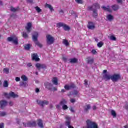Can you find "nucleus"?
I'll list each match as a JSON object with an SVG mask.
<instances>
[{"mask_svg":"<svg viewBox=\"0 0 128 128\" xmlns=\"http://www.w3.org/2000/svg\"><path fill=\"white\" fill-rule=\"evenodd\" d=\"M56 39L54 36H52V35H47L46 36V42L48 46H52L54 44Z\"/></svg>","mask_w":128,"mask_h":128,"instance_id":"nucleus-1","label":"nucleus"},{"mask_svg":"<svg viewBox=\"0 0 128 128\" xmlns=\"http://www.w3.org/2000/svg\"><path fill=\"white\" fill-rule=\"evenodd\" d=\"M8 42H12V44H14L16 46L18 44V38L16 36H12L11 37H10L8 38Z\"/></svg>","mask_w":128,"mask_h":128,"instance_id":"nucleus-2","label":"nucleus"},{"mask_svg":"<svg viewBox=\"0 0 128 128\" xmlns=\"http://www.w3.org/2000/svg\"><path fill=\"white\" fill-rule=\"evenodd\" d=\"M67 104H68V101H66V100H63L60 102V104L61 106H62V108L63 110H68V106H66Z\"/></svg>","mask_w":128,"mask_h":128,"instance_id":"nucleus-3","label":"nucleus"},{"mask_svg":"<svg viewBox=\"0 0 128 128\" xmlns=\"http://www.w3.org/2000/svg\"><path fill=\"white\" fill-rule=\"evenodd\" d=\"M23 126L24 128H32V126H36V122H30L28 124L23 123Z\"/></svg>","mask_w":128,"mask_h":128,"instance_id":"nucleus-4","label":"nucleus"},{"mask_svg":"<svg viewBox=\"0 0 128 128\" xmlns=\"http://www.w3.org/2000/svg\"><path fill=\"white\" fill-rule=\"evenodd\" d=\"M120 80V75L114 74L112 76V82H118V80Z\"/></svg>","mask_w":128,"mask_h":128,"instance_id":"nucleus-5","label":"nucleus"},{"mask_svg":"<svg viewBox=\"0 0 128 128\" xmlns=\"http://www.w3.org/2000/svg\"><path fill=\"white\" fill-rule=\"evenodd\" d=\"M32 23L27 24V26H26V30H27L28 34H30V32H32Z\"/></svg>","mask_w":128,"mask_h":128,"instance_id":"nucleus-6","label":"nucleus"},{"mask_svg":"<svg viewBox=\"0 0 128 128\" xmlns=\"http://www.w3.org/2000/svg\"><path fill=\"white\" fill-rule=\"evenodd\" d=\"M88 28L89 30H94L96 28V24L92 22H90Z\"/></svg>","mask_w":128,"mask_h":128,"instance_id":"nucleus-7","label":"nucleus"},{"mask_svg":"<svg viewBox=\"0 0 128 128\" xmlns=\"http://www.w3.org/2000/svg\"><path fill=\"white\" fill-rule=\"evenodd\" d=\"M76 86L72 84L70 85H66L64 86V88L66 90H72V88H74Z\"/></svg>","mask_w":128,"mask_h":128,"instance_id":"nucleus-8","label":"nucleus"},{"mask_svg":"<svg viewBox=\"0 0 128 128\" xmlns=\"http://www.w3.org/2000/svg\"><path fill=\"white\" fill-rule=\"evenodd\" d=\"M36 66L38 68V70H41V68H46V66L40 64H36Z\"/></svg>","mask_w":128,"mask_h":128,"instance_id":"nucleus-9","label":"nucleus"},{"mask_svg":"<svg viewBox=\"0 0 128 128\" xmlns=\"http://www.w3.org/2000/svg\"><path fill=\"white\" fill-rule=\"evenodd\" d=\"M32 58L33 60H35V62H38L40 60L38 54H33L32 55Z\"/></svg>","mask_w":128,"mask_h":128,"instance_id":"nucleus-10","label":"nucleus"},{"mask_svg":"<svg viewBox=\"0 0 128 128\" xmlns=\"http://www.w3.org/2000/svg\"><path fill=\"white\" fill-rule=\"evenodd\" d=\"M38 104H40V106H46V104H48V101H38Z\"/></svg>","mask_w":128,"mask_h":128,"instance_id":"nucleus-11","label":"nucleus"},{"mask_svg":"<svg viewBox=\"0 0 128 128\" xmlns=\"http://www.w3.org/2000/svg\"><path fill=\"white\" fill-rule=\"evenodd\" d=\"M38 33L36 32L34 34H33L32 40L34 42L38 41Z\"/></svg>","mask_w":128,"mask_h":128,"instance_id":"nucleus-12","label":"nucleus"},{"mask_svg":"<svg viewBox=\"0 0 128 128\" xmlns=\"http://www.w3.org/2000/svg\"><path fill=\"white\" fill-rule=\"evenodd\" d=\"M6 104H8V103L6 101H1L0 102V106H1V108H6Z\"/></svg>","mask_w":128,"mask_h":128,"instance_id":"nucleus-13","label":"nucleus"},{"mask_svg":"<svg viewBox=\"0 0 128 128\" xmlns=\"http://www.w3.org/2000/svg\"><path fill=\"white\" fill-rule=\"evenodd\" d=\"M45 8H49V10H50V12H54V8L50 4H46L45 5Z\"/></svg>","mask_w":128,"mask_h":128,"instance_id":"nucleus-14","label":"nucleus"},{"mask_svg":"<svg viewBox=\"0 0 128 128\" xmlns=\"http://www.w3.org/2000/svg\"><path fill=\"white\" fill-rule=\"evenodd\" d=\"M52 82L55 86H58V78H53L52 80Z\"/></svg>","mask_w":128,"mask_h":128,"instance_id":"nucleus-15","label":"nucleus"},{"mask_svg":"<svg viewBox=\"0 0 128 128\" xmlns=\"http://www.w3.org/2000/svg\"><path fill=\"white\" fill-rule=\"evenodd\" d=\"M102 8L104 10H105V12H112V10H110L109 6L107 7L103 6Z\"/></svg>","mask_w":128,"mask_h":128,"instance_id":"nucleus-16","label":"nucleus"},{"mask_svg":"<svg viewBox=\"0 0 128 128\" xmlns=\"http://www.w3.org/2000/svg\"><path fill=\"white\" fill-rule=\"evenodd\" d=\"M92 8L98 10V8H100V6L98 4H96L92 6V8H89V10H92Z\"/></svg>","mask_w":128,"mask_h":128,"instance_id":"nucleus-17","label":"nucleus"},{"mask_svg":"<svg viewBox=\"0 0 128 128\" xmlns=\"http://www.w3.org/2000/svg\"><path fill=\"white\" fill-rule=\"evenodd\" d=\"M52 86H53L52 84L50 83H47L46 84V88H48V90H52Z\"/></svg>","mask_w":128,"mask_h":128,"instance_id":"nucleus-18","label":"nucleus"},{"mask_svg":"<svg viewBox=\"0 0 128 128\" xmlns=\"http://www.w3.org/2000/svg\"><path fill=\"white\" fill-rule=\"evenodd\" d=\"M112 76L108 74H105L104 76V78L106 80H112Z\"/></svg>","mask_w":128,"mask_h":128,"instance_id":"nucleus-19","label":"nucleus"},{"mask_svg":"<svg viewBox=\"0 0 128 128\" xmlns=\"http://www.w3.org/2000/svg\"><path fill=\"white\" fill-rule=\"evenodd\" d=\"M64 30L66 32H68L70 30V28L68 26L66 25V24H64V26L63 27Z\"/></svg>","mask_w":128,"mask_h":128,"instance_id":"nucleus-20","label":"nucleus"},{"mask_svg":"<svg viewBox=\"0 0 128 128\" xmlns=\"http://www.w3.org/2000/svg\"><path fill=\"white\" fill-rule=\"evenodd\" d=\"M106 18L108 20H109V22H112V20H114V16L109 14L107 16Z\"/></svg>","mask_w":128,"mask_h":128,"instance_id":"nucleus-21","label":"nucleus"},{"mask_svg":"<svg viewBox=\"0 0 128 128\" xmlns=\"http://www.w3.org/2000/svg\"><path fill=\"white\" fill-rule=\"evenodd\" d=\"M20 86H23L24 88H28V84L26 82H20Z\"/></svg>","mask_w":128,"mask_h":128,"instance_id":"nucleus-22","label":"nucleus"},{"mask_svg":"<svg viewBox=\"0 0 128 128\" xmlns=\"http://www.w3.org/2000/svg\"><path fill=\"white\" fill-rule=\"evenodd\" d=\"M10 96H12V98H16L18 97V95L15 94L14 93V92H10Z\"/></svg>","mask_w":128,"mask_h":128,"instance_id":"nucleus-23","label":"nucleus"},{"mask_svg":"<svg viewBox=\"0 0 128 128\" xmlns=\"http://www.w3.org/2000/svg\"><path fill=\"white\" fill-rule=\"evenodd\" d=\"M21 78L22 80H23V82H28V77H26V76H24V75H22L21 76Z\"/></svg>","mask_w":128,"mask_h":128,"instance_id":"nucleus-24","label":"nucleus"},{"mask_svg":"<svg viewBox=\"0 0 128 128\" xmlns=\"http://www.w3.org/2000/svg\"><path fill=\"white\" fill-rule=\"evenodd\" d=\"M78 59L74 58H72L70 59V62L71 64H76V62H78Z\"/></svg>","mask_w":128,"mask_h":128,"instance_id":"nucleus-25","label":"nucleus"},{"mask_svg":"<svg viewBox=\"0 0 128 128\" xmlns=\"http://www.w3.org/2000/svg\"><path fill=\"white\" fill-rule=\"evenodd\" d=\"M38 126L40 128H44V124L42 123V120H38Z\"/></svg>","mask_w":128,"mask_h":128,"instance_id":"nucleus-26","label":"nucleus"},{"mask_svg":"<svg viewBox=\"0 0 128 128\" xmlns=\"http://www.w3.org/2000/svg\"><path fill=\"white\" fill-rule=\"evenodd\" d=\"M90 105H87L84 106V112H87L88 110H90Z\"/></svg>","mask_w":128,"mask_h":128,"instance_id":"nucleus-27","label":"nucleus"},{"mask_svg":"<svg viewBox=\"0 0 128 128\" xmlns=\"http://www.w3.org/2000/svg\"><path fill=\"white\" fill-rule=\"evenodd\" d=\"M87 60H88V64H94V59L92 58H88Z\"/></svg>","mask_w":128,"mask_h":128,"instance_id":"nucleus-28","label":"nucleus"},{"mask_svg":"<svg viewBox=\"0 0 128 128\" xmlns=\"http://www.w3.org/2000/svg\"><path fill=\"white\" fill-rule=\"evenodd\" d=\"M56 26H57V28H64V24L62 23V22L58 23Z\"/></svg>","mask_w":128,"mask_h":128,"instance_id":"nucleus-29","label":"nucleus"},{"mask_svg":"<svg viewBox=\"0 0 128 128\" xmlns=\"http://www.w3.org/2000/svg\"><path fill=\"white\" fill-rule=\"evenodd\" d=\"M112 8L114 10H118L120 9V6L118 5H114L112 6Z\"/></svg>","mask_w":128,"mask_h":128,"instance_id":"nucleus-30","label":"nucleus"},{"mask_svg":"<svg viewBox=\"0 0 128 128\" xmlns=\"http://www.w3.org/2000/svg\"><path fill=\"white\" fill-rule=\"evenodd\" d=\"M3 86L4 88H8V81H4L3 83Z\"/></svg>","mask_w":128,"mask_h":128,"instance_id":"nucleus-31","label":"nucleus"},{"mask_svg":"<svg viewBox=\"0 0 128 128\" xmlns=\"http://www.w3.org/2000/svg\"><path fill=\"white\" fill-rule=\"evenodd\" d=\"M63 44L66 46H70V43H68V40H63Z\"/></svg>","mask_w":128,"mask_h":128,"instance_id":"nucleus-32","label":"nucleus"},{"mask_svg":"<svg viewBox=\"0 0 128 128\" xmlns=\"http://www.w3.org/2000/svg\"><path fill=\"white\" fill-rule=\"evenodd\" d=\"M4 74H10V70L8 68H5L4 69Z\"/></svg>","mask_w":128,"mask_h":128,"instance_id":"nucleus-33","label":"nucleus"},{"mask_svg":"<svg viewBox=\"0 0 128 128\" xmlns=\"http://www.w3.org/2000/svg\"><path fill=\"white\" fill-rule=\"evenodd\" d=\"M112 115V116L113 118H116V111L112 110L111 111Z\"/></svg>","mask_w":128,"mask_h":128,"instance_id":"nucleus-34","label":"nucleus"},{"mask_svg":"<svg viewBox=\"0 0 128 128\" xmlns=\"http://www.w3.org/2000/svg\"><path fill=\"white\" fill-rule=\"evenodd\" d=\"M24 48L26 50H28L30 48V45L28 44L24 46Z\"/></svg>","mask_w":128,"mask_h":128,"instance_id":"nucleus-35","label":"nucleus"},{"mask_svg":"<svg viewBox=\"0 0 128 128\" xmlns=\"http://www.w3.org/2000/svg\"><path fill=\"white\" fill-rule=\"evenodd\" d=\"M23 36L24 38H28V33L24 32L23 33Z\"/></svg>","mask_w":128,"mask_h":128,"instance_id":"nucleus-36","label":"nucleus"},{"mask_svg":"<svg viewBox=\"0 0 128 128\" xmlns=\"http://www.w3.org/2000/svg\"><path fill=\"white\" fill-rule=\"evenodd\" d=\"M103 46H104V42H100L98 44V48H102Z\"/></svg>","mask_w":128,"mask_h":128,"instance_id":"nucleus-37","label":"nucleus"},{"mask_svg":"<svg viewBox=\"0 0 128 128\" xmlns=\"http://www.w3.org/2000/svg\"><path fill=\"white\" fill-rule=\"evenodd\" d=\"M18 8H11V12H18Z\"/></svg>","mask_w":128,"mask_h":128,"instance_id":"nucleus-38","label":"nucleus"},{"mask_svg":"<svg viewBox=\"0 0 128 128\" xmlns=\"http://www.w3.org/2000/svg\"><path fill=\"white\" fill-rule=\"evenodd\" d=\"M36 10L38 12H42V10L39 7H36Z\"/></svg>","mask_w":128,"mask_h":128,"instance_id":"nucleus-39","label":"nucleus"},{"mask_svg":"<svg viewBox=\"0 0 128 128\" xmlns=\"http://www.w3.org/2000/svg\"><path fill=\"white\" fill-rule=\"evenodd\" d=\"M36 46H39V48H42V44L39 42H36Z\"/></svg>","mask_w":128,"mask_h":128,"instance_id":"nucleus-40","label":"nucleus"},{"mask_svg":"<svg viewBox=\"0 0 128 128\" xmlns=\"http://www.w3.org/2000/svg\"><path fill=\"white\" fill-rule=\"evenodd\" d=\"M110 40H111L116 41V38L114 36H111L110 37Z\"/></svg>","mask_w":128,"mask_h":128,"instance_id":"nucleus-41","label":"nucleus"},{"mask_svg":"<svg viewBox=\"0 0 128 128\" xmlns=\"http://www.w3.org/2000/svg\"><path fill=\"white\" fill-rule=\"evenodd\" d=\"M93 16L94 18H96V16H98V12H96V10L93 11Z\"/></svg>","mask_w":128,"mask_h":128,"instance_id":"nucleus-42","label":"nucleus"},{"mask_svg":"<svg viewBox=\"0 0 128 128\" xmlns=\"http://www.w3.org/2000/svg\"><path fill=\"white\" fill-rule=\"evenodd\" d=\"M51 90V92H56V90H58V88H51V90Z\"/></svg>","mask_w":128,"mask_h":128,"instance_id":"nucleus-43","label":"nucleus"},{"mask_svg":"<svg viewBox=\"0 0 128 128\" xmlns=\"http://www.w3.org/2000/svg\"><path fill=\"white\" fill-rule=\"evenodd\" d=\"M75 0L77 4H82V0Z\"/></svg>","mask_w":128,"mask_h":128,"instance_id":"nucleus-44","label":"nucleus"},{"mask_svg":"<svg viewBox=\"0 0 128 128\" xmlns=\"http://www.w3.org/2000/svg\"><path fill=\"white\" fill-rule=\"evenodd\" d=\"M15 80L16 82H18L20 80V78L17 77L16 78Z\"/></svg>","mask_w":128,"mask_h":128,"instance_id":"nucleus-45","label":"nucleus"},{"mask_svg":"<svg viewBox=\"0 0 128 128\" xmlns=\"http://www.w3.org/2000/svg\"><path fill=\"white\" fill-rule=\"evenodd\" d=\"M6 114L4 112H2L0 113V116H6Z\"/></svg>","mask_w":128,"mask_h":128,"instance_id":"nucleus-46","label":"nucleus"},{"mask_svg":"<svg viewBox=\"0 0 128 128\" xmlns=\"http://www.w3.org/2000/svg\"><path fill=\"white\" fill-rule=\"evenodd\" d=\"M56 108H58V110H62V106L60 105H57L56 106Z\"/></svg>","mask_w":128,"mask_h":128,"instance_id":"nucleus-47","label":"nucleus"},{"mask_svg":"<svg viewBox=\"0 0 128 128\" xmlns=\"http://www.w3.org/2000/svg\"><path fill=\"white\" fill-rule=\"evenodd\" d=\"M70 102L72 104H74V102H76V100L75 99H71Z\"/></svg>","mask_w":128,"mask_h":128,"instance_id":"nucleus-48","label":"nucleus"},{"mask_svg":"<svg viewBox=\"0 0 128 128\" xmlns=\"http://www.w3.org/2000/svg\"><path fill=\"white\" fill-rule=\"evenodd\" d=\"M117 2L118 4H122V0H117Z\"/></svg>","mask_w":128,"mask_h":128,"instance_id":"nucleus-49","label":"nucleus"},{"mask_svg":"<svg viewBox=\"0 0 128 128\" xmlns=\"http://www.w3.org/2000/svg\"><path fill=\"white\" fill-rule=\"evenodd\" d=\"M4 128V124H0V128Z\"/></svg>","mask_w":128,"mask_h":128,"instance_id":"nucleus-50","label":"nucleus"},{"mask_svg":"<svg viewBox=\"0 0 128 128\" xmlns=\"http://www.w3.org/2000/svg\"><path fill=\"white\" fill-rule=\"evenodd\" d=\"M92 53L93 54H96V50H92Z\"/></svg>","mask_w":128,"mask_h":128,"instance_id":"nucleus-51","label":"nucleus"},{"mask_svg":"<svg viewBox=\"0 0 128 128\" xmlns=\"http://www.w3.org/2000/svg\"><path fill=\"white\" fill-rule=\"evenodd\" d=\"M62 60L65 62H66V60H68V59L66 57H63Z\"/></svg>","mask_w":128,"mask_h":128,"instance_id":"nucleus-52","label":"nucleus"},{"mask_svg":"<svg viewBox=\"0 0 128 128\" xmlns=\"http://www.w3.org/2000/svg\"><path fill=\"white\" fill-rule=\"evenodd\" d=\"M60 14L62 15V14H64V10H60Z\"/></svg>","mask_w":128,"mask_h":128,"instance_id":"nucleus-53","label":"nucleus"},{"mask_svg":"<svg viewBox=\"0 0 128 128\" xmlns=\"http://www.w3.org/2000/svg\"><path fill=\"white\" fill-rule=\"evenodd\" d=\"M32 64L31 63H28V68H30V66H32Z\"/></svg>","mask_w":128,"mask_h":128,"instance_id":"nucleus-54","label":"nucleus"},{"mask_svg":"<svg viewBox=\"0 0 128 128\" xmlns=\"http://www.w3.org/2000/svg\"><path fill=\"white\" fill-rule=\"evenodd\" d=\"M36 92L38 94V92H40V89L38 88H36Z\"/></svg>","mask_w":128,"mask_h":128,"instance_id":"nucleus-55","label":"nucleus"},{"mask_svg":"<svg viewBox=\"0 0 128 128\" xmlns=\"http://www.w3.org/2000/svg\"><path fill=\"white\" fill-rule=\"evenodd\" d=\"M10 106H14V103L12 102H10Z\"/></svg>","mask_w":128,"mask_h":128,"instance_id":"nucleus-56","label":"nucleus"},{"mask_svg":"<svg viewBox=\"0 0 128 128\" xmlns=\"http://www.w3.org/2000/svg\"><path fill=\"white\" fill-rule=\"evenodd\" d=\"M78 92L76 91H75L74 92L73 94L74 96H76L78 94Z\"/></svg>","mask_w":128,"mask_h":128,"instance_id":"nucleus-57","label":"nucleus"},{"mask_svg":"<svg viewBox=\"0 0 128 128\" xmlns=\"http://www.w3.org/2000/svg\"><path fill=\"white\" fill-rule=\"evenodd\" d=\"M70 110V112H74V110L73 108H71Z\"/></svg>","mask_w":128,"mask_h":128,"instance_id":"nucleus-58","label":"nucleus"},{"mask_svg":"<svg viewBox=\"0 0 128 128\" xmlns=\"http://www.w3.org/2000/svg\"><path fill=\"white\" fill-rule=\"evenodd\" d=\"M93 110H96V106H93Z\"/></svg>","mask_w":128,"mask_h":128,"instance_id":"nucleus-59","label":"nucleus"},{"mask_svg":"<svg viewBox=\"0 0 128 128\" xmlns=\"http://www.w3.org/2000/svg\"><path fill=\"white\" fill-rule=\"evenodd\" d=\"M84 82H85V86H88V80H86Z\"/></svg>","mask_w":128,"mask_h":128,"instance_id":"nucleus-60","label":"nucleus"},{"mask_svg":"<svg viewBox=\"0 0 128 128\" xmlns=\"http://www.w3.org/2000/svg\"><path fill=\"white\" fill-rule=\"evenodd\" d=\"M61 92H66V90H64V89L62 90Z\"/></svg>","mask_w":128,"mask_h":128,"instance_id":"nucleus-61","label":"nucleus"},{"mask_svg":"<svg viewBox=\"0 0 128 128\" xmlns=\"http://www.w3.org/2000/svg\"><path fill=\"white\" fill-rule=\"evenodd\" d=\"M106 72H108V70H104L103 72V74H106Z\"/></svg>","mask_w":128,"mask_h":128,"instance_id":"nucleus-62","label":"nucleus"},{"mask_svg":"<svg viewBox=\"0 0 128 128\" xmlns=\"http://www.w3.org/2000/svg\"><path fill=\"white\" fill-rule=\"evenodd\" d=\"M29 2H32V0H27Z\"/></svg>","mask_w":128,"mask_h":128,"instance_id":"nucleus-63","label":"nucleus"},{"mask_svg":"<svg viewBox=\"0 0 128 128\" xmlns=\"http://www.w3.org/2000/svg\"><path fill=\"white\" fill-rule=\"evenodd\" d=\"M124 128H128V126H124Z\"/></svg>","mask_w":128,"mask_h":128,"instance_id":"nucleus-64","label":"nucleus"}]
</instances>
